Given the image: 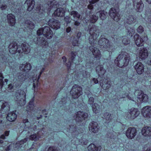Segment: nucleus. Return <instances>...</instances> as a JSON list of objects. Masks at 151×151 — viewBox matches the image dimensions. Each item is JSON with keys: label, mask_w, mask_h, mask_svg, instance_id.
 <instances>
[{"label": "nucleus", "mask_w": 151, "mask_h": 151, "mask_svg": "<svg viewBox=\"0 0 151 151\" xmlns=\"http://www.w3.org/2000/svg\"><path fill=\"white\" fill-rule=\"evenodd\" d=\"M134 95L137 96V97L139 99V101L143 102H147L148 99V96L144 94L141 90L136 91Z\"/></svg>", "instance_id": "obj_12"}, {"label": "nucleus", "mask_w": 151, "mask_h": 151, "mask_svg": "<svg viewBox=\"0 0 151 151\" xmlns=\"http://www.w3.org/2000/svg\"><path fill=\"white\" fill-rule=\"evenodd\" d=\"M105 82L101 80L100 81V85L101 86L102 88L106 90L108 89L111 86L110 83L111 82L109 81L107 79L105 80Z\"/></svg>", "instance_id": "obj_28"}, {"label": "nucleus", "mask_w": 151, "mask_h": 151, "mask_svg": "<svg viewBox=\"0 0 151 151\" xmlns=\"http://www.w3.org/2000/svg\"><path fill=\"white\" fill-rule=\"evenodd\" d=\"M145 83L147 85H149L151 84V76H148V77H146L145 78Z\"/></svg>", "instance_id": "obj_47"}, {"label": "nucleus", "mask_w": 151, "mask_h": 151, "mask_svg": "<svg viewBox=\"0 0 151 151\" xmlns=\"http://www.w3.org/2000/svg\"><path fill=\"white\" fill-rule=\"evenodd\" d=\"M93 81L94 82V83L95 84H96L98 83V81L97 79H96L95 78H93Z\"/></svg>", "instance_id": "obj_62"}, {"label": "nucleus", "mask_w": 151, "mask_h": 151, "mask_svg": "<svg viewBox=\"0 0 151 151\" xmlns=\"http://www.w3.org/2000/svg\"><path fill=\"white\" fill-rule=\"evenodd\" d=\"M148 55L147 50V49L144 47H141L138 53H137V56L139 58L142 60H145L146 58Z\"/></svg>", "instance_id": "obj_16"}, {"label": "nucleus", "mask_w": 151, "mask_h": 151, "mask_svg": "<svg viewBox=\"0 0 151 151\" xmlns=\"http://www.w3.org/2000/svg\"><path fill=\"white\" fill-rule=\"evenodd\" d=\"M37 39H38V41H39V42H40L42 45H44V46H46L47 45V46L48 45V43H47V41L45 40V39L43 38L42 39H40V38H37Z\"/></svg>", "instance_id": "obj_46"}, {"label": "nucleus", "mask_w": 151, "mask_h": 151, "mask_svg": "<svg viewBox=\"0 0 151 151\" xmlns=\"http://www.w3.org/2000/svg\"><path fill=\"white\" fill-rule=\"evenodd\" d=\"M89 130L91 131L93 133H96L99 131L98 127V124L96 122H93L90 124L89 126Z\"/></svg>", "instance_id": "obj_24"}, {"label": "nucleus", "mask_w": 151, "mask_h": 151, "mask_svg": "<svg viewBox=\"0 0 151 151\" xmlns=\"http://www.w3.org/2000/svg\"><path fill=\"white\" fill-rule=\"evenodd\" d=\"M88 149L89 151H100L101 148L100 147H96L94 144H91L88 146Z\"/></svg>", "instance_id": "obj_37"}, {"label": "nucleus", "mask_w": 151, "mask_h": 151, "mask_svg": "<svg viewBox=\"0 0 151 151\" xmlns=\"http://www.w3.org/2000/svg\"><path fill=\"white\" fill-rule=\"evenodd\" d=\"M104 117L106 119V120L108 121L109 120V119H111L112 118L111 114H109L108 113H105Z\"/></svg>", "instance_id": "obj_50"}, {"label": "nucleus", "mask_w": 151, "mask_h": 151, "mask_svg": "<svg viewBox=\"0 0 151 151\" xmlns=\"http://www.w3.org/2000/svg\"><path fill=\"white\" fill-rule=\"evenodd\" d=\"M81 133L82 132H81V133H79L77 135L76 139L77 141H78L80 144L86 145L87 143V141L84 142V140H83V139L82 138L83 134Z\"/></svg>", "instance_id": "obj_36"}, {"label": "nucleus", "mask_w": 151, "mask_h": 151, "mask_svg": "<svg viewBox=\"0 0 151 151\" xmlns=\"http://www.w3.org/2000/svg\"><path fill=\"white\" fill-rule=\"evenodd\" d=\"M76 120L78 122L82 121L87 118L88 116L87 113L83 111H79L77 112L76 115Z\"/></svg>", "instance_id": "obj_18"}, {"label": "nucleus", "mask_w": 151, "mask_h": 151, "mask_svg": "<svg viewBox=\"0 0 151 151\" xmlns=\"http://www.w3.org/2000/svg\"><path fill=\"white\" fill-rule=\"evenodd\" d=\"M22 50L24 52L25 54H27L29 53L30 51V48L29 46L27 44L24 43L22 45Z\"/></svg>", "instance_id": "obj_41"}, {"label": "nucleus", "mask_w": 151, "mask_h": 151, "mask_svg": "<svg viewBox=\"0 0 151 151\" xmlns=\"http://www.w3.org/2000/svg\"><path fill=\"white\" fill-rule=\"evenodd\" d=\"M85 68L84 67H83L81 69H80V73L78 75H76L75 76V77H76L78 78V77L80 78V76L82 75V76L85 78H89L90 77V75L89 73L87 72L86 71H85L84 73V71L83 70Z\"/></svg>", "instance_id": "obj_25"}, {"label": "nucleus", "mask_w": 151, "mask_h": 151, "mask_svg": "<svg viewBox=\"0 0 151 151\" xmlns=\"http://www.w3.org/2000/svg\"><path fill=\"white\" fill-rule=\"evenodd\" d=\"M137 32L139 33H142L144 31V29L143 27L141 26H139L137 29Z\"/></svg>", "instance_id": "obj_53"}, {"label": "nucleus", "mask_w": 151, "mask_h": 151, "mask_svg": "<svg viewBox=\"0 0 151 151\" xmlns=\"http://www.w3.org/2000/svg\"><path fill=\"white\" fill-rule=\"evenodd\" d=\"M35 1L33 0H27L24 5H27V9L28 11H30L33 8L35 5Z\"/></svg>", "instance_id": "obj_29"}, {"label": "nucleus", "mask_w": 151, "mask_h": 151, "mask_svg": "<svg viewBox=\"0 0 151 151\" xmlns=\"http://www.w3.org/2000/svg\"><path fill=\"white\" fill-rule=\"evenodd\" d=\"M142 134L144 136H151V127L147 126L142 128L141 131Z\"/></svg>", "instance_id": "obj_27"}, {"label": "nucleus", "mask_w": 151, "mask_h": 151, "mask_svg": "<svg viewBox=\"0 0 151 151\" xmlns=\"http://www.w3.org/2000/svg\"><path fill=\"white\" fill-rule=\"evenodd\" d=\"M1 53H0V63L4 62V60H5L4 55L3 54L1 55Z\"/></svg>", "instance_id": "obj_58"}, {"label": "nucleus", "mask_w": 151, "mask_h": 151, "mask_svg": "<svg viewBox=\"0 0 151 151\" xmlns=\"http://www.w3.org/2000/svg\"><path fill=\"white\" fill-rule=\"evenodd\" d=\"M89 34L90 36L89 38L90 43L91 44H96L97 41L96 39L99 36V33L96 27L94 25L92 24L89 26Z\"/></svg>", "instance_id": "obj_4"}, {"label": "nucleus", "mask_w": 151, "mask_h": 151, "mask_svg": "<svg viewBox=\"0 0 151 151\" xmlns=\"http://www.w3.org/2000/svg\"><path fill=\"white\" fill-rule=\"evenodd\" d=\"M34 24L30 21L27 20L25 22V26L26 27H24L27 29H32L34 27Z\"/></svg>", "instance_id": "obj_39"}, {"label": "nucleus", "mask_w": 151, "mask_h": 151, "mask_svg": "<svg viewBox=\"0 0 151 151\" xmlns=\"http://www.w3.org/2000/svg\"><path fill=\"white\" fill-rule=\"evenodd\" d=\"M44 53H43V55L40 57L42 60L43 62H45L46 63H47V64L49 63H51V62L50 61H49V60L47 59L46 58L47 57V56H48V55L50 54V53L48 52H47L46 50L44 51Z\"/></svg>", "instance_id": "obj_35"}, {"label": "nucleus", "mask_w": 151, "mask_h": 151, "mask_svg": "<svg viewBox=\"0 0 151 151\" xmlns=\"http://www.w3.org/2000/svg\"><path fill=\"white\" fill-rule=\"evenodd\" d=\"M119 96L120 98H125L126 97H127L129 99H131V98L129 97V95L127 93H125V94H124V95H119Z\"/></svg>", "instance_id": "obj_55"}, {"label": "nucleus", "mask_w": 151, "mask_h": 151, "mask_svg": "<svg viewBox=\"0 0 151 151\" xmlns=\"http://www.w3.org/2000/svg\"><path fill=\"white\" fill-rule=\"evenodd\" d=\"M81 32H78L77 34V37L78 38V40H75V41H74L73 43V46H77L78 47L80 46V44L78 43L79 42V38H80L81 35Z\"/></svg>", "instance_id": "obj_45"}, {"label": "nucleus", "mask_w": 151, "mask_h": 151, "mask_svg": "<svg viewBox=\"0 0 151 151\" xmlns=\"http://www.w3.org/2000/svg\"><path fill=\"white\" fill-rule=\"evenodd\" d=\"M96 15L93 16V17L91 19V22L92 23L95 22L98 18V15H99L100 18L102 20L105 19L107 16V13L104 11H99L96 14Z\"/></svg>", "instance_id": "obj_10"}, {"label": "nucleus", "mask_w": 151, "mask_h": 151, "mask_svg": "<svg viewBox=\"0 0 151 151\" xmlns=\"http://www.w3.org/2000/svg\"><path fill=\"white\" fill-rule=\"evenodd\" d=\"M23 126L21 127L24 129V130L22 132L23 134L25 133L27 131V133L29 134L30 132L32 131H37V130H36L38 127H39V125L38 126L35 125L34 127H33V126L31 125L30 122H29L28 119H24L23 120Z\"/></svg>", "instance_id": "obj_5"}, {"label": "nucleus", "mask_w": 151, "mask_h": 151, "mask_svg": "<svg viewBox=\"0 0 151 151\" xmlns=\"http://www.w3.org/2000/svg\"><path fill=\"white\" fill-rule=\"evenodd\" d=\"M31 66L30 64L26 63L22 64L20 66V69L22 71L23 73L18 74V81L20 82H22L27 78H29V79H32L33 82L36 80L37 77L32 76L29 77L28 76L29 74L27 73L31 69Z\"/></svg>", "instance_id": "obj_2"}, {"label": "nucleus", "mask_w": 151, "mask_h": 151, "mask_svg": "<svg viewBox=\"0 0 151 151\" xmlns=\"http://www.w3.org/2000/svg\"><path fill=\"white\" fill-rule=\"evenodd\" d=\"M28 139V138H27L23 140L20 141L19 142L16 144L15 145L16 148L18 149L19 148L22 147L24 145L25 146V143Z\"/></svg>", "instance_id": "obj_38"}, {"label": "nucleus", "mask_w": 151, "mask_h": 151, "mask_svg": "<svg viewBox=\"0 0 151 151\" xmlns=\"http://www.w3.org/2000/svg\"><path fill=\"white\" fill-rule=\"evenodd\" d=\"M9 106L8 104L4 101H0V112H6L9 110Z\"/></svg>", "instance_id": "obj_21"}, {"label": "nucleus", "mask_w": 151, "mask_h": 151, "mask_svg": "<svg viewBox=\"0 0 151 151\" xmlns=\"http://www.w3.org/2000/svg\"><path fill=\"white\" fill-rule=\"evenodd\" d=\"M142 113L143 116L147 118H151V107L147 106L142 109Z\"/></svg>", "instance_id": "obj_13"}, {"label": "nucleus", "mask_w": 151, "mask_h": 151, "mask_svg": "<svg viewBox=\"0 0 151 151\" xmlns=\"http://www.w3.org/2000/svg\"><path fill=\"white\" fill-rule=\"evenodd\" d=\"M65 21L67 24L68 25L70 22V20L69 16H66L65 17Z\"/></svg>", "instance_id": "obj_56"}, {"label": "nucleus", "mask_w": 151, "mask_h": 151, "mask_svg": "<svg viewBox=\"0 0 151 151\" xmlns=\"http://www.w3.org/2000/svg\"><path fill=\"white\" fill-rule=\"evenodd\" d=\"M94 16V15H92L91 17H90V18H88V17H87V18H88V19H86V18H85L83 19L82 20L83 22L84 23H87L88 21L89 20H90V22L91 23H92L91 22V18H93V16Z\"/></svg>", "instance_id": "obj_51"}, {"label": "nucleus", "mask_w": 151, "mask_h": 151, "mask_svg": "<svg viewBox=\"0 0 151 151\" xmlns=\"http://www.w3.org/2000/svg\"><path fill=\"white\" fill-rule=\"evenodd\" d=\"M49 26L53 29L56 30L60 26V22L56 20L50 19L48 22Z\"/></svg>", "instance_id": "obj_19"}, {"label": "nucleus", "mask_w": 151, "mask_h": 151, "mask_svg": "<svg viewBox=\"0 0 151 151\" xmlns=\"http://www.w3.org/2000/svg\"><path fill=\"white\" fill-rule=\"evenodd\" d=\"M127 31L129 35H131L132 36V35L134 34L135 31L133 29L128 27L127 28L126 32Z\"/></svg>", "instance_id": "obj_48"}, {"label": "nucleus", "mask_w": 151, "mask_h": 151, "mask_svg": "<svg viewBox=\"0 0 151 151\" xmlns=\"http://www.w3.org/2000/svg\"><path fill=\"white\" fill-rule=\"evenodd\" d=\"M9 131H6L5 132L4 134H3L1 136V138L2 139H4L6 136H7L9 135Z\"/></svg>", "instance_id": "obj_54"}, {"label": "nucleus", "mask_w": 151, "mask_h": 151, "mask_svg": "<svg viewBox=\"0 0 151 151\" xmlns=\"http://www.w3.org/2000/svg\"><path fill=\"white\" fill-rule=\"evenodd\" d=\"M70 93L73 98H78L82 94V88L78 85H75L73 86Z\"/></svg>", "instance_id": "obj_9"}, {"label": "nucleus", "mask_w": 151, "mask_h": 151, "mask_svg": "<svg viewBox=\"0 0 151 151\" xmlns=\"http://www.w3.org/2000/svg\"><path fill=\"white\" fill-rule=\"evenodd\" d=\"M136 133V130L135 128H129L127 130L126 134L128 138L132 139L134 137Z\"/></svg>", "instance_id": "obj_20"}, {"label": "nucleus", "mask_w": 151, "mask_h": 151, "mask_svg": "<svg viewBox=\"0 0 151 151\" xmlns=\"http://www.w3.org/2000/svg\"><path fill=\"white\" fill-rule=\"evenodd\" d=\"M13 88V86L12 84H9V87L8 88L9 89L11 90Z\"/></svg>", "instance_id": "obj_63"}, {"label": "nucleus", "mask_w": 151, "mask_h": 151, "mask_svg": "<svg viewBox=\"0 0 151 151\" xmlns=\"http://www.w3.org/2000/svg\"><path fill=\"white\" fill-rule=\"evenodd\" d=\"M65 11L62 8H58L54 12V15L55 16L63 17L64 15Z\"/></svg>", "instance_id": "obj_32"}, {"label": "nucleus", "mask_w": 151, "mask_h": 151, "mask_svg": "<svg viewBox=\"0 0 151 151\" xmlns=\"http://www.w3.org/2000/svg\"><path fill=\"white\" fill-rule=\"evenodd\" d=\"M3 121L2 120L0 119V123L2 124V125L3 127L4 128H5L6 127V125L8 124V122L7 121H6V122L4 123V122H2Z\"/></svg>", "instance_id": "obj_57"}, {"label": "nucleus", "mask_w": 151, "mask_h": 151, "mask_svg": "<svg viewBox=\"0 0 151 151\" xmlns=\"http://www.w3.org/2000/svg\"><path fill=\"white\" fill-rule=\"evenodd\" d=\"M48 5L50 7L48 8V10H49L50 9L49 11H50L52 10V9H54V8H55L58 6L59 4L57 2L55 1L54 2L51 0L50 1V3L49 2L48 3Z\"/></svg>", "instance_id": "obj_34"}, {"label": "nucleus", "mask_w": 151, "mask_h": 151, "mask_svg": "<svg viewBox=\"0 0 151 151\" xmlns=\"http://www.w3.org/2000/svg\"><path fill=\"white\" fill-rule=\"evenodd\" d=\"M77 54L78 55V53H77ZM71 57L70 58V60L68 63H66L67 66L68 68V70L70 71V69L73 70L74 69L75 67H76V65L79 64V62L80 61L78 60L77 62V60L76 59V58L78 57H79V55H78L77 56L75 54V53L72 52L71 53Z\"/></svg>", "instance_id": "obj_7"}, {"label": "nucleus", "mask_w": 151, "mask_h": 151, "mask_svg": "<svg viewBox=\"0 0 151 151\" xmlns=\"http://www.w3.org/2000/svg\"><path fill=\"white\" fill-rule=\"evenodd\" d=\"M66 100L65 99H62L61 101L62 103H60V104H63L62 106H64L65 105V104L66 102L65 101Z\"/></svg>", "instance_id": "obj_60"}, {"label": "nucleus", "mask_w": 151, "mask_h": 151, "mask_svg": "<svg viewBox=\"0 0 151 151\" xmlns=\"http://www.w3.org/2000/svg\"><path fill=\"white\" fill-rule=\"evenodd\" d=\"M137 73L141 74L144 72V66L141 62H138L134 66Z\"/></svg>", "instance_id": "obj_23"}, {"label": "nucleus", "mask_w": 151, "mask_h": 151, "mask_svg": "<svg viewBox=\"0 0 151 151\" xmlns=\"http://www.w3.org/2000/svg\"><path fill=\"white\" fill-rule=\"evenodd\" d=\"M72 17L73 18L72 19L73 21H75L78 19L80 17V15L78 12L75 11H72L70 13Z\"/></svg>", "instance_id": "obj_40"}, {"label": "nucleus", "mask_w": 151, "mask_h": 151, "mask_svg": "<svg viewBox=\"0 0 151 151\" xmlns=\"http://www.w3.org/2000/svg\"><path fill=\"white\" fill-rule=\"evenodd\" d=\"M33 101H33H30L29 103V105L27 107L26 110L27 113L30 112L33 110L34 108V105L33 103Z\"/></svg>", "instance_id": "obj_43"}, {"label": "nucleus", "mask_w": 151, "mask_h": 151, "mask_svg": "<svg viewBox=\"0 0 151 151\" xmlns=\"http://www.w3.org/2000/svg\"><path fill=\"white\" fill-rule=\"evenodd\" d=\"M109 15L114 21L117 22L120 20V16L119 13L117 11L113 8L110 9L109 12Z\"/></svg>", "instance_id": "obj_14"}, {"label": "nucleus", "mask_w": 151, "mask_h": 151, "mask_svg": "<svg viewBox=\"0 0 151 151\" xmlns=\"http://www.w3.org/2000/svg\"><path fill=\"white\" fill-rule=\"evenodd\" d=\"M99 45L103 46L105 48H107L106 50L108 52L111 51L110 49L112 47L110 46L109 40L104 38H101L98 42Z\"/></svg>", "instance_id": "obj_11"}, {"label": "nucleus", "mask_w": 151, "mask_h": 151, "mask_svg": "<svg viewBox=\"0 0 151 151\" xmlns=\"http://www.w3.org/2000/svg\"><path fill=\"white\" fill-rule=\"evenodd\" d=\"M52 32L50 28L47 26L41 28L37 31V34L39 36H42L48 39H51L52 36Z\"/></svg>", "instance_id": "obj_6"}, {"label": "nucleus", "mask_w": 151, "mask_h": 151, "mask_svg": "<svg viewBox=\"0 0 151 151\" xmlns=\"http://www.w3.org/2000/svg\"><path fill=\"white\" fill-rule=\"evenodd\" d=\"M99 0H92L89 2L90 4L88 6V9H92L93 8V6L92 4H94Z\"/></svg>", "instance_id": "obj_49"}, {"label": "nucleus", "mask_w": 151, "mask_h": 151, "mask_svg": "<svg viewBox=\"0 0 151 151\" xmlns=\"http://www.w3.org/2000/svg\"><path fill=\"white\" fill-rule=\"evenodd\" d=\"M17 45L15 42H14L9 45V52L10 53L13 54L17 50H18L19 47Z\"/></svg>", "instance_id": "obj_26"}, {"label": "nucleus", "mask_w": 151, "mask_h": 151, "mask_svg": "<svg viewBox=\"0 0 151 151\" xmlns=\"http://www.w3.org/2000/svg\"><path fill=\"white\" fill-rule=\"evenodd\" d=\"M17 117V114L14 111L9 113L6 117L7 119L9 121H14Z\"/></svg>", "instance_id": "obj_31"}, {"label": "nucleus", "mask_w": 151, "mask_h": 151, "mask_svg": "<svg viewBox=\"0 0 151 151\" xmlns=\"http://www.w3.org/2000/svg\"><path fill=\"white\" fill-rule=\"evenodd\" d=\"M126 22L127 23L129 24L134 23H137V22H136V19H134V17L132 15L128 17Z\"/></svg>", "instance_id": "obj_42"}, {"label": "nucleus", "mask_w": 151, "mask_h": 151, "mask_svg": "<svg viewBox=\"0 0 151 151\" xmlns=\"http://www.w3.org/2000/svg\"><path fill=\"white\" fill-rule=\"evenodd\" d=\"M89 49L95 56V58L93 60L90 59L89 61H87L85 65V68L86 69L89 68L90 69L98 65V66L96 67V71L98 74L99 76L101 77L104 74L105 70L102 65H99L100 59L101 56L100 51L97 48L93 46L90 47Z\"/></svg>", "instance_id": "obj_1"}, {"label": "nucleus", "mask_w": 151, "mask_h": 151, "mask_svg": "<svg viewBox=\"0 0 151 151\" xmlns=\"http://www.w3.org/2000/svg\"><path fill=\"white\" fill-rule=\"evenodd\" d=\"M71 31V28L70 27H69L67 28L66 29V31L67 33H69Z\"/></svg>", "instance_id": "obj_64"}, {"label": "nucleus", "mask_w": 151, "mask_h": 151, "mask_svg": "<svg viewBox=\"0 0 151 151\" xmlns=\"http://www.w3.org/2000/svg\"><path fill=\"white\" fill-rule=\"evenodd\" d=\"M139 114V112L137 109L134 108L132 109L130 112V115L128 117L134 119Z\"/></svg>", "instance_id": "obj_30"}, {"label": "nucleus", "mask_w": 151, "mask_h": 151, "mask_svg": "<svg viewBox=\"0 0 151 151\" xmlns=\"http://www.w3.org/2000/svg\"><path fill=\"white\" fill-rule=\"evenodd\" d=\"M123 38L122 42L124 45H127L130 42L129 40H127V37H124Z\"/></svg>", "instance_id": "obj_52"}, {"label": "nucleus", "mask_w": 151, "mask_h": 151, "mask_svg": "<svg viewBox=\"0 0 151 151\" xmlns=\"http://www.w3.org/2000/svg\"><path fill=\"white\" fill-rule=\"evenodd\" d=\"M7 17L8 22L11 26H14L15 23V17L12 14H9L7 15Z\"/></svg>", "instance_id": "obj_33"}, {"label": "nucleus", "mask_w": 151, "mask_h": 151, "mask_svg": "<svg viewBox=\"0 0 151 151\" xmlns=\"http://www.w3.org/2000/svg\"><path fill=\"white\" fill-rule=\"evenodd\" d=\"M26 91V89L24 88L23 90H21L19 93H16L14 95L18 100H17L18 101V103L21 106H23L25 104Z\"/></svg>", "instance_id": "obj_8"}, {"label": "nucleus", "mask_w": 151, "mask_h": 151, "mask_svg": "<svg viewBox=\"0 0 151 151\" xmlns=\"http://www.w3.org/2000/svg\"><path fill=\"white\" fill-rule=\"evenodd\" d=\"M129 61V56L127 53L122 52L115 60V63L117 66L122 68L127 66Z\"/></svg>", "instance_id": "obj_3"}, {"label": "nucleus", "mask_w": 151, "mask_h": 151, "mask_svg": "<svg viewBox=\"0 0 151 151\" xmlns=\"http://www.w3.org/2000/svg\"><path fill=\"white\" fill-rule=\"evenodd\" d=\"M94 100V99L92 97H91L89 98L88 101V103L89 104L91 105L92 103L93 102Z\"/></svg>", "instance_id": "obj_59"}, {"label": "nucleus", "mask_w": 151, "mask_h": 151, "mask_svg": "<svg viewBox=\"0 0 151 151\" xmlns=\"http://www.w3.org/2000/svg\"><path fill=\"white\" fill-rule=\"evenodd\" d=\"M42 132H44L43 127L42 129H40L37 132V136L35 134H34L32 135L29 137V139L35 141L39 139V137H42V135H41V134H43L44 133H42Z\"/></svg>", "instance_id": "obj_22"}, {"label": "nucleus", "mask_w": 151, "mask_h": 151, "mask_svg": "<svg viewBox=\"0 0 151 151\" xmlns=\"http://www.w3.org/2000/svg\"><path fill=\"white\" fill-rule=\"evenodd\" d=\"M133 3L134 8L136 9L137 11L140 12L144 7V4L141 0H134Z\"/></svg>", "instance_id": "obj_17"}, {"label": "nucleus", "mask_w": 151, "mask_h": 151, "mask_svg": "<svg viewBox=\"0 0 151 151\" xmlns=\"http://www.w3.org/2000/svg\"><path fill=\"white\" fill-rule=\"evenodd\" d=\"M55 148L54 147H50L49 148L48 151H56L55 150Z\"/></svg>", "instance_id": "obj_61"}, {"label": "nucleus", "mask_w": 151, "mask_h": 151, "mask_svg": "<svg viewBox=\"0 0 151 151\" xmlns=\"http://www.w3.org/2000/svg\"><path fill=\"white\" fill-rule=\"evenodd\" d=\"M134 40L135 43L138 46H142L143 45V42L146 41L147 39V37L146 36L144 37V39L142 38L139 37L138 34H136L134 36Z\"/></svg>", "instance_id": "obj_15"}, {"label": "nucleus", "mask_w": 151, "mask_h": 151, "mask_svg": "<svg viewBox=\"0 0 151 151\" xmlns=\"http://www.w3.org/2000/svg\"><path fill=\"white\" fill-rule=\"evenodd\" d=\"M92 108L93 111L96 114L99 112L100 109L99 106L97 104L94 103V105H92Z\"/></svg>", "instance_id": "obj_44"}]
</instances>
